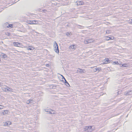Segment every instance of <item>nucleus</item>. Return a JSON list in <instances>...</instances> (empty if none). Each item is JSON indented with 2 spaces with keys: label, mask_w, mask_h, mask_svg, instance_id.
Masks as SVG:
<instances>
[{
  "label": "nucleus",
  "mask_w": 132,
  "mask_h": 132,
  "mask_svg": "<svg viewBox=\"0 0 132 132\" xmlns=\"http://www.w3.org/2000/svg\"><path fill=\"white\" fill-rule=\"evenodd\" d=\"M48 64H47V66H48Z\"/></svg>",
  "instance_id": "obj_35"
},
{
  "label": "nucleus",
  "mask_w": 132,
  "mask_h": 132,
  "mask_svg": "<svg viewBox=\"0 0 132 132\" xmlns=\"http://www.w3.org/2000/svg\"><path fill=\"white\" fill-rule=\"evenodd\" d=\"M131 22L132 23V19H131Z\"/></svg>",
  "instance_id": "obj_31"
},
{
  "label": "nucleus",
  "mask_w": 132,
  "mask_h": 132,
  "mask_svg": "<svg viewBox=\"0 0 132 132\" xmlns=\"http://www.w3.org/2000/svg\"><path fill=\"white\" fill-rule=\"evenodd\" d=\"M7 34H6V35H7L8 36H10V34L8 33V32H7Z\"/></svg>",
  "instance_id": "obj_28"
},
{
  "label": "nucleus",
  "mask_w": 132,
  "mask_h": 132,
  "mask_svg": "<svg viewBox=\"0 0 132 132\" xmlns=\"http://www.w3.org/2000/svg\"><path fill=\"white\" fill-rule=\"evenodd\" d=\"M104 61L105 62V63H110V60L108 59H105Z\"/></svg>",
  "instance_id": "obj_16"
},
{
  "label": "nucleus",
  "mask_w": 132,
  "mask_h": 132,
  "mask_svg": "<svg viewBox=\"0 0 132 132\" xmlns=\"http://www.w3.org/2000/svg\"><path fill=\"white\" fill-rule=\"evenodd\" d=\"M61 76L62 77V79H64V83L66 85H67V86L68 87H69L70 86V85L69 84L68 82L67 81L66 79L62 75H61Z\"/></svg>",
  "instance_id": "obj_4"
},
{
  "label": "nucleus",
  "mask_w": 132,
  "mask_h": 132,
  "mask_svg": "<svg viewBox=\"0 0 132 132\" xmlns=\"http://www.w3.org/2000/svg\"><path fill=\"white\" fill-rule=\"evenodd\" d=\"M48 64H47V66H48Z\"/></svg>",
  "instance_id": "obj_36"
},
{
  "label": "nucleus",
  "mask_w": 132,
  "mask_h": 132,
  "mask_svg": "<svg viewBox=\"0 0 132 132\" xmlns=\"http://www.w3.org/2000/svg\"><path fill=\"white\" fill-rule=\"evenodd\" d=\"M94 40L93 39H88L84 40V43L85 44H87L89 43L93 42Z\"/></svg>",
  "instance_id": "obj_1"
},
{
  "label": "nucleus",
  "mask_w": 132,
  "mask_h": 132,
  "mask_svg": "<svg viewBox=\"0 0 132 132\" xmlns=\"http://www.w3.org/2000/svg\"><path fill=\"white\" fill-rule=\"evenodd\" d=\"M109 37L108 36H106L105 37V39L107 40H109Z\"/></svg>",
  "instance_id": "obj_24"
},
{
  "label": "nucleus",
  "mask_w": 132,
  "mask_h": 132,
  "mask_svg": "<svg viewBox=\"0 0 132 132\" xmlns=\"http://www.w3.org/2000/svg\"><path fill=\"white\" fill-rule=\"evenodd\" d=\"M109 40H112V39H113L114 38V37L113 36H112V37H109Z\"/></svg>",
  "instance_id": "obj_23"
},
{
  "label": "nucleus",
  "mask_w": 132,
  "mask_h": 132,
  "mask_svg": "<svg viewBox=\"0 0 132 132\" xmlns=\"http://www.w3.org/2000/svg\"><path fill=\"white\" fill-rule=\"evenodd\" d=\"M33 100H29L27 102V103L28 104H29L30 103H32Z\"/></svg>",
  "instance_id": "obj_15"
},
{
  "label": "nucleus",
  "mask_w": 132,
  "mask_h": 132,
  "mask_svg": "<svg viewBox=\"0 0 132 132\" xmlns=\"http://www.w3.org/2000/svg\"><path fill=\"white\" fill-rule=\"evenodd\" d=\"M54 44H56V48L55 49V51L57 53H59V49L58 46L57 44V43L55 41H54Z\"/></svg>",
  "instance_id": "obj_3"
},
{
  "label": "nucleus",
  "mask_w": 132,
  "mask_h": 132,
  "mask_svg": "<svg viewBox=\"0 0 132 132\" xmlns=\"http://www.w3.org/2000/svg\"><path fill=\"white\" fill-rule=\"evenodd\" d=\"M1 85V83L0 82V86Z\"/></svg>",
  "instance_id": "obj_32"
},
{
  "label": "nucleus",
  "mask_w": 132,
  "mask_h": 132,
  "mask_svg": "<svg viewBox=\"0 0 132 132\" xmlns=\"http://www.w3.org/2000/svg\"><path fill=\"white\" fill-rule=\"evenodd\" d=\"M13 44L16 47H20V43H19L18 42H14L13 43Z\"/></svg>",
  "instance_id": "obj_10"
},
{
  "label": "nucleus",
  "mask_w": 132,
  "mask_h": 132,
  "mask_svg": "<svg viewBox=\"0 0 132 132\" xmlns=\"http://www.w3.org/2000/svg\"><path fill=\"white\" fill-rule=\"evenodd\" d=\"M1 56H2V57L4 58H6L7 57V55L6 54L3 53H2V54Z\"/></svg>",
  "instance_id": "obj_14"
},
{
  "label": "nucleus",
  "mask_w": 132,
  "mask_h": 132,
  "mask_svg": "<svg viewBox=\"0 0 132 132\" xmlns=\"http://www.w3.org/2000/svg\"><path fill=\"white\" fill-rule=\"evenodd\" d=\"M70 33H69V32H68L67 33L66 35L68 36H69L70 35Z\"/></svg>",
  "instance_id": "obj_27"
},
{
  "label": "nucleus",
  "mask_w": 132,
  "mask_h": 132,
  "mask_svg": "<svg viewBox=\"0 0 132 132\" xmlns=\"http://www.w3.org/2000/svg\"><path fill=\"white\" fill-rule=\"evenodd\" d=\"M11 122L10 121L6 122H5L4 125L5 126H9V125H11Z\"/></svg>",
  "instance_id": "obj_11"
},
{
  "label": "nucleus",
  "mask_w": 132,
  "mask_h": 132,
  "mask_svg": "<svg viewBox=\"0 0 132 132\" xmlns=\"http://www.w3.org/2000/svg\"><path fill=\"white\" fill-rule=\"evenodd\" d=\"M111 33V31L108 30H107L106 31V34H109Z\"/></svg>",
  "instance_id": "obj_22"
},
{
  "label": "nucleus",
  "mask_w": 132,
  "mask_h": 132,
  "mask_svg": "<svg viewBox=\"0 0 132 132\" xmlns=\"http://www.w3.org/2000/svg\"><path fill=\"white\" fill-rule=\"evenodd\" d=\"M74 45H72L69 46V49H73L74 48Z\"/></svg>",
  "instance_id": "obj_18"
},
{
  "label": "nucleus",
  "mask_w": 132,
  "mask_h": 132,
  "mask_svg": "<svg viewBox=\"0 0 132 132\" xmlns=\"http://www.w3.org/2000/svg\"><path fill=\"white\" fill-rule=\"evenodd\" d=\"M85 69H81L79 68L77 70V72L78 73H82L85 72Z\"/></svg>",
  "instance_id": "obj_6"
},
{
  "label": "nucleus",
  "mask_w": 132,
  "mask_h": 132,
  "mask_svg": "<svg viewBox=\"0 0 132 132\" xmlns=\"http://www.w3.org/2000/svg\"><path fill=\"white\" fill-rule=\"evenodd\" d=\"M34 48V47L30 46H28L27 47L28 50H33Z\"/></svg>",
  "instance_id": "obj_17"
},
{
  "label": "nucleus",
  "mask_w": 132,
  "mask_h": 132,
  "mask_svg": "<svg viewBox=\"0 0 132 132\" xmlns=\"http://www.w3.org/2000/svg\"><path fill=\"white\" fill-rule=\"evenodd\" d=\"M131 91L129 90L127 92L125 93V95H129L131 94L130 93H131Z\"/></svg>",
  "instance_id": "obj_13"
},
{
  "label": "nucleus",
  "mask_w": 132,
  "mask_h": 132,
  "mask_svg": "<svg viewBox=\"0 0 132 132\" xmlns=\"http://www.w3.org/2000/svg\"><path fill=\"white\" fill-rule=\"evenodd\" d=\"M91 128V126H87L85 128V130L87 132H90L92 130Z\"/></svg>",
  "instance_id": "obj_5"
},
{
  "label": "nucleus",
  "mask_w": 132,
  "mask_h": 132,
  "mask_svg": "<svg viewBox=\"0 0 132 132\" xmlns=\"http://www.w3.org/2000/svg\"><path fill=\"white\" fill-rule=\"evenodd\" d=\"M114 62V63H115V64H117V63H118V62Z\"/></svg>",
  "instance_id": "obj_29"
},
{
  "label": "nucleus",
  "mask_w": 132,
  "mask_h": 132,
  "mask_svg": "<svg viewBox=\"0 0 132 132\" xmlns=\"http://www.w3.org/2000/svg\"><path fill=\"white\" fill-rule=\"evenodd\" d=\"M54 51H55V49L56 48V44H54Z\"/></svg>",
  "instance_id": "obj_25"
},
{
  "label": "nucleus",
  "mask_w": 132,
  "mask_h": 132,
  "mask_svg": "<svg viewBox=\"0 0 132 132\" xmlns=\"http://www.w3.org/2000/svg\"><path fill=\"white\" fill-rule=\"evenodd\" d=\"M2 90L4 92H8L12 91V89L7 87L6 88H3Z\"/></svg>",
  "instance_id": "obj_2"
},
{
  "label": "nucleus",
  "mask_w": 132,
  "mask_h": 132,
  "mask_svg": "<svg viewBox=\"0 0 132 132\" xmlns=\"http://www.w3.org/2000/svg\"><path fill=\"white\" fill-rule=\"evenodd\" d=\"M36 22H37V20L30 21V22L28 23V24H37V23H36Z\"/></svg>",
  "instance_id": "obj_9"
},
{
  "label": "nucleus",
  "mask_w": 132,
  "mask_h": 132,
  "mask_svg": "<svg viewBox=\"0 0 132 132\" xmlns=\"http://www.w3.org/2000/svg\"><path fill=\"white\" fill-rule=\"evenodd\" d=\"M127 66V64L126 63L123 64L122 66V67H126Z\"/></svg>",
  "instance_id": "obj_20"
},
{
  "label": "nucleus",
  "mask_w": 132,
  "mask_h": 132,
  "mask_svg": "<svg viewBox=\"0 0 132 132\" xmlns=\"http://www.w3.org/2000/svg\"><path fill=\"white\" fill-rule=\"evenodd\" d=\"M0 110L1 109L3 108V106L2 105H0Z\"/></svg>",
  "instance_id": "obj_26"
},
{
  "label": "nucleus",
  "mask_w": 132,
  "mask_h": 132,
  "mask_svg": "<svg viewBox=\"0 0 132 132\" xmlns=\"http://www.w3.org/2000/svg\"><path fill=\"white\" fill-rule=\"evenodd\" d=\"M95 70H95H95H94V71H95Z\"/></svg>",
  "instance_id": "obj_34"
},
{
  "label": "nucleus",
  "mask_w": 132,
  "mask_h": 132,
  "mask_svg": "<svg viewBox=\"0 0 132 132\" xmlns=\"http://www.w3.org/2000/svg\"><path fill=\"white\" fill-rule=\"evenodd\" d=\"M45 111L46 112H48V114H54V113H55L54 112H53V113H52V112H51L50 111H48V109H45Z\"/></svg>",
  "instance_id": "obj_12"
},
{
  "label": "nucleus",
  "mask_w": 132,
  "mask_h": 132,
  "mask_svg": "<svg viewBox=\"0 0 132 132\" xmlns=\"http://www.w3.org/2000/svg\"><path fill=\"white\" fill-rule=\"evenodd\" d=\"M6 24L5 27L7 28H12L13 27V25L12 24H10L8 23H6Z\"/></svg>",
  "instance_id": "obj_8"
},
{
  "label": "nucleus",
  "mask_w": 132,
  "mask_h": 132,
  "mask_svg": "<svg viewBox=\"0 0 132 132\" xmlns=\"http://www.w3.org/2000/svg\"><path fill=\"white\" fill-rule=\"evenodd\" d=\"M95 69L96 70L95 71V72H96L97 70L98 71L101 70V69L100 68H96Z\"/></svg>",
  "instance_id": "obj_21"
},
{
  "label": "nucleus",
  "mask_w": 132,
  "mask_h": 132,
  "mask_svg": "<svg viewBox=\"0 0 132 132\" xmlns=\"http://www.w3.org/2000/svg\"><path fill=\"white\" fill-rule=\"evenodd\" d=\"M8 113V111L7 110H4V111L2 112V113L3 115L7 114Z\"/></svg>",
  "instance_id": "obj_19"
},
{
  "label": "nucleus",
  "mask_w": 132,
  "mask_h": 132,
  "mask_svg": "<svg viewBox=\"0 0 132 132\" xmlns=\"http://www.w3.org/2000/svg\"><path fill=\"white\" fill-rule=\"evenodd\" d=\"M76 3L78 5H82L84 4V2L82 1H78L76 2Z\"/></svg>",
  "instance_id": "obj_7"
},
{
  "label": "nucleus",
  "mask_w": 132,
  "mask_h": 132,
  "mask_svg": "<svg viewBox=\"0 0 132 132\" xmlns=\"http://www.w3.org/2000/svg\"><path fill=\"white\" fill-rule=\"evenodd\" d=\"M1 58H0V61H1Z\"/></svg>",
  "instance_id": "obj_33"
},
{
  "label": "nucleus",
  "mask_w": 132,
  "mask_h": 132,
  "mask_svg": "<svg viewBox=\"0 0 132 132\" xmlns=\"http://www.w3.org/2000/svg\"><path fill=\"white\" fill-rule=\"evenodd\" d=\"M78 26H79V28H81V27H82V26H80V25H78Z\"/></svg>",
  "instance_id": "obj_30"
}]
</instances>
